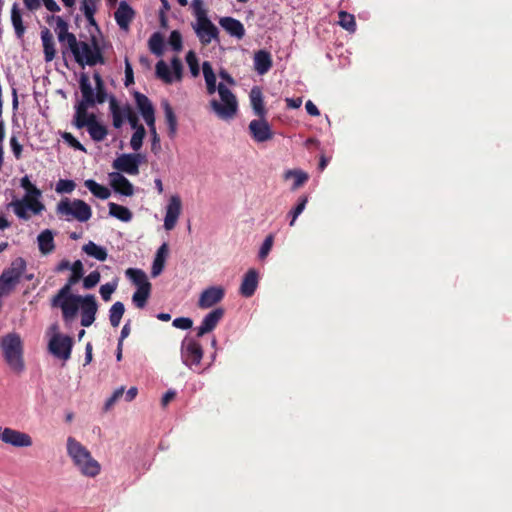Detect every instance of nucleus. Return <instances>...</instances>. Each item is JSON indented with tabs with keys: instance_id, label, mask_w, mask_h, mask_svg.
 Instances as JSON below:
<instances>
[{
	"instance_id": "obj_1",
	"label": "nucleus",
	"mask_w": 512,
	"mask_h": 512,
	"mask_svg": "<svg viewBox=\"0 0 512 512\" xmlns=\"http://www.w3.org/2000/svg\"><path fill=\"white\" fill-rule=\"evenodd\" d=\"M20 186L26 191L21 199L15 198L9 203L15 215L22 220L30 219L28 211L38 215L44 209V204L40 201L42 192L29 179L27 175L20 179Z\"/></svg>"
},
{
	"instance_id": "obj_2",
	"label": "nucleus",
	"mask_w": 512,
	"mask_h": 512,
	"mask_svg": "<svg viewBox=\"0 0 512 512\" xmlns=\"http://www.w3.org/2000/svg\"><path fill=\"white\" fill-rule=\"evenodd\" d=\"M207 93L214 94L216 91L219 94L221 102L216 99L210 101V106L216 115L222 120L232 119L238 111V102L236 96L232 91L223 83L206 84Z\"/></svg>"
},
{
	"instance_id": "obj_3",
	"label": "nucleus",
	"mask_w": 512,
	"mask_h": 512,
	"mask_svg": "<svg viewBox=\"0 0 512 512\" xmlns=\"http://www.w3.org/2000/svg\"><path fill=\"white\" fill-rule=\"evenodd\" d=\"M67 453L84 476L96 477L100 473L99 462L92 457L85 446L73 437L67 439Z\"/></svg>"
},
{
	"instance_id": "obj_4",
	"label": "nucleus",
	"mask_w": 512,
	"mask_h": 512,
	"mask_svg": "<svg viewBox=\"0 0 512 512\" xmlns=\"http://www.w3.org/2000/svg\"><path fill=\"white\" fill-rule=\"evenodd\" d=\"M56 214L68 222L76 220L84 223L92 217V209L81 199L63 198L57 203Z\"/></svg>"
},
{
	"instance_id": "obj_5",
	"label": "nucleus",
	"mask_w": 512,
	"mask_h": 512,
	"mask_svg": "<svg viewBox=\"0 0 512 512\" xmlns=\"http://www.w3.org/2000/svg\"><path fill=\"white\" fill-rule=\"evenodd\" d=\"M0 347L9 367L16 373L24 370L23 346L17 333H9L1 338Z\"/></svg>"
},
{
	"instance_id": "obj_6",
	"label": "nucleus",
	"mask_w": 512,
	"mask_h": 512,
	"mask_svg": "<svg viewBox=\"0 0 512 512\" xmlns=\"http://www.w3.org/2000/svg\"><path fill=\"white\" fill-rule=\"evenodd\" d=\"M126 276L137 286L132 296V302L137 308H144L151 294V283L148 281L146 273L139 268H128Z\"/></svg>"
},
{
	"instance_id": "obj_7",
	"label": "nucleus",
	"mask_w": 512,
	"mask_h": 512,
	"mask_svg": "<svg viewBox=\"0 0 512 512\" xmlns=\"http://www.w3.org/2000/svg\"><path fill=\"white\" fill-rule=\"evenodd\" d=\"M68 48L73 54L75 61L82 67L85 65L95 66L105 63L102 52L95 42L92 47L89 43L84 41L79 42L76 39V45Z\"/></svg>"
},
{
	"instance_id": "obj_8",
	"label": "nucleus",
	"mask_w": 512,
	"mask_h": 512,
	"mask_svg": "<svg viewBox=\"0 0 512 512\" xmlns=\"http://www.w3.org/2000/svg\"><path fill=\"white\" fill-rule=\"evenodd\" d=\"M180 354L181 361L186 367L194 372H201L199 367L203 358V348L198 341L185 337L181 342Z\"/></svg>"
},
{
	"instance_id": "obj_9",
	"label": "nucleus",
	"mask_w": 512,
	"mask_h": 512,
	"mask_svg": "<svg viewBox=\"0 0 512 512\" xmlns=\"http://www.w3.org/2000/svg\"><path fill=\"white\" fill-rule=\"evenodd\" d=\"M27 263L24 258L18 257L0 275V290L10 293L19 284L22 275L26 271Z\"/></svg>"
},
{
	"instance_id": "obj_10",
	"label": "nucleus",
	"mask_w": 512,
	"mask_h": 512,
	"mask_svg": "<svg viewBox=\"0 0 512 512\" xmlns=\"http://www.w3.org/2000/svg\"><path fill=\"white\" fill-rule=\"evenodd\" d=\"M83 297L81 295L71 294V291L65 295H60V290L52 299V306L60 307L62 310V317L66 323L71 322L78 313L79 305L83 304Z\"/></svg>"
},
{
	"instance_id": "obj_11",
	"label": "nucleus",
	"mask_w": 512,
	"mask_h": 512,
	"mask_svg": "<svg viewBox=\"0 0 512 512\" xmlns=\"http://www.w3.org/2000/svg\"><path fill=\"white\" fill-rule=\"evenodd\" d=\"M79 84L82 99L75 105V114L73 117L75 127L87 116L88 108L95 105V100H93V88L86 74L83 73L81 75Z\"/></svg>"
},
{
	"instance_id": "obj_12",
	"label": "nucleus",
	"mask_w": 512,
	"mask_h": 512,
	"mask_svg": "<svg viewBox=\"0 0 512 512\" xmlns=\"http://www.w3.org/2000/svg\"><path fill=\"white\" fill-rule=\"evenodd\" d=\"M74 341L69 335L55 333L49 340L48 350L56 358L67 361L71 357Z\"/></svg>"
},
{
	"instance_id": "obj_13",
	"label": "nucleus",
	"mask_w": 512,
	"mask_h": 512,
	"mask_svg": "<svg viewBox=\"0 0 512 512\" xmlns=\"http://www.w3.org/2000/svg\"><path fill=\"white\" fill-rule=\"evenodd\" d=\"M192 27L201 44L208 45L212 41L219 42V30L207 16L198 17Z\"/></svg>"
},
{
	"instance_id": "obj_14",
	"label": "nucleus",
	"mask_w": 512,
	"mask_h": 512,
	"mask_svg": "<svg viewBox=\"0 0 512 512\" xmlns=\"http://www.w3.org/2000/svg\"><path fill=\"white\" fill-rule=\"evenodd\" d=\"M143 161L140 153H124L113 161V168L129 175L139 174V165Z\"/></svg>"
},
{
	"instance_id": "obj_15",
	"label": "nucleus",
	"mask_w": 512,
	"mask_h": 512,
	"mask_svg": "<svg viewBox=\"0 0 512 512\" xmlns=\"http://www.w3.org/2000/svg\"><path fill=\"white\" fill-rule=\"evenodd\" d=\"M182 202L179 195H172L166 206V213L164 217V228L167 231L172 230L178 221L181 214Z\"/></svg>"
},
{
	"instance_id": "obj_16",
	"label": "nucleus",
	"mask_w": 512,
	"mask_h": 512,
	"mask_svg": "<svg viewBox=\"0 0 512 512\" xmlns=\"http://www.w3.org/2000/svg\"><path fill=\"white\" fill-rule=\"evenodd\" d=\"M225 296V290L221 286H210L203 290L198 300V307L208 309L221 302Z\"/></svg>"
},
{
	"instance_id": "obj_17",
	"label": "nucleus",
	"mask_w": 512,
	"mask_h": 512,
	"mask_svg": "<svg viewBox=\"0 0 512 512\" xmlns=\"http://www.w3.org/2000/svg\"><path fill=\"white\" fill-rule=\"evenodd\" d=\"M46 21L51 24V21L56 22L55 31L58 36L59 42H67L68 47L76 45V36L68 31V23L61 17L51 15L46 18Z\"/></svg>"
},
{
	"instance_id": "obj_18",
	"label": "nucleus",
	"mask_w": 512,
	"mask_h": 512,
	"mask_svg": "<svg viewBox=\"0 0 512 512\" xmlns=\"http://www.w3.org/2000/svg\"><path fill=\"white\" fill-rule=\"evenodd\" d=\"M98 305L95 296L92 294L83 297V304L81 306V325L89 327L95 321Z\"/></svg>"
},
{
	"instance_id": "obj_19",
	"label": "nucleus",
	"mask_w": 512,
	"mask_h": 512,
	"mask_svg": "<svg viewBox=\"0 0 512 512\" xmlns=\"http://www.w3.org/2000/svg\"><path fill=\"white\" fill-rule=\"evenodd\" d=\"M249 131L256 142H266L273 137L270 125L265 118L252 120L249 124Z\"/></svg>"
},
{
	"instance_id": "obj_20",
	"label": "nucleus",
	"mask_w": 512,
	"mask_h": 512,
	"mask_svg": "<svg viewBox=\"0 0 512 512\" xmlns=\"http://www.w3.org/2000/svg\"><path fill=\"white\" fill-rule=\"evenodd\" d=\"M134 17V9L126 1H121L114 13V18L119 28L123 31H128Z\"/></svg>"
},
{
	"instance_id": "obj_21",
	"label": "nucleus",
	"mask_w": 512,
	"mask_h": 512,
	"mask_svg": "<svg viewBox=\"0 0 512 512\" xmlns=\"http://www.w3.org/2000/svg\"><path fill=\"white\" fill-rule=\"evenodd\" d=\"M3 442L18 448L30 447L33 444L29 434L12 428H4Z\"/></svg>"
},
{
	"instance_id": "obj_22",
	"label": "nucleus",
	"mask_w": 512,
	"mask_h": 512,
	"mask_svg": "<svg viewBox=\"0 0 512 512\" xmlns=\"http://www.w3.org/2000/svg\"><path fill=\"white\" fill-rule=\"evenodd\" d=\"M134 99L145 123L150 124L151 122H155V109L150 99L137 91L134 93Z\"/></svg>"
},
{
	"instance_id": "obj_23",
	"label": "nucleus",
	"mask_w": 512,
	"mask_h": 512,
	"mask_svg": "<svg viewBox=\"0 0 512 512\" xmlns=\"http://www.w3.org/2000/svg\"><path fill=\"white\" fill-rule=\"evenodd\" d=\"M223 316V308H216L210 311L207 315H205L200 326L197 327V337H202L206 333H209L212 330H214V328L217 326L218 322L222 319Z\"/></svg>"
},
{
	"instance_id": "obj_24",
	"label": "nucleus",
	"mask_w": 512,
	"mask_h": 512,
	"mask_svg": "<svg viewBox=\"0 0 512 512\" xmlns=\"http://www.w3.org/2000/svg\"><path fill=\"white\" fill-rule=\"evenodd\" d=\"M109 179L115 192L124 196H132L134 194L133 184L120 172L109 173Z\"/></svg>"
},
{
	"instance_id": "obj_25",
	"label": "nucleus",
	"mask_w": 512,
	"mask_h": 512,
	"mask_svg": "<svg viewBox=\"0 0 512 512\" xmlns=\"http://www.w3.org/2000/svg\"><path fill=\"white\" fill-rule=\"evenodd\" d=\"M258 279V272L255 269H249L244 275L240 285V294L246 298L253 296L258 287Z\"/></svg>"
},
{
	"instance_id": "obj_26",
	"label": "nucleus",
	"mask_w": 512,
	"mask_h": 512,
	"mask_svg": "<svg viewBox=\"0 0 512 512\" xmlns=\"http://www.w3.org/2000/svg\"><path fill=\"white\" fill-rule=\"evenodd\" d=\"M219 24L232 37L242 39L245 36L244 25L233 17H222Z\"/></svg>"
},
{
	"instance_id": "obj_27",
	"label": "nucleus",
	"mask_w": 512,
	"mask_h": 512,
	"mask_svg": "<svg viewBox=\"0 0 512 512\" xmlns=\"http://www.w3.org/2000/svg\"><path fill=\"white\" fill-rule=\"evenodd\" d=\"M249 98L254 114L259 118H265L267 111L264 106L263 93L261 88L259 86H253L251 88Z\"/></svg>"
},
{
	"instance_id": "obj_28",
	"label": "nucleus",
	"mask_w": 512,
	"mask_h": 512,
	"mask_svg": "<svg viewBox=\"0 0 512 512\" xmlns=\"http://www.w3.org/2000/svg\"><path fill=\"white\" fill-rule=\"evenodd\" d=\"M271 54L266 50H259L254 54V69L259 75L266 74L272 67Z\"/></svg>"
},
{
	"instance_id": "obj_29",
	"label": "nucleus",
	"mask_w": 512,
	"mask_h": 512,
	"mask_svg": "<svg viewBox=\"0 0 512 512\" xmlns=\"http://www.w3.org/2000/svg\"><path fill=\"white\" fill-rule=\"evenodd\" d=\"M41 40L43 45L44 59L46 62H51L55 58L56 50L53 35L47 27H44L41 30Z\"/></svg>"
},
{
	"instance_id": "obj_30",
	"label": "nucleus",
	"mask_w": 512,
	"mask_h": 512,
	"mask_svg": "<svg viewBox=\"0 0 512 512\" xmlns=\"http://www.w3.org/2000/svg\"><path fill=\"white\" fill-rule=\"evenodd\" d=\"M70 270L72 271V274L68 278L67 283L60 289L61 296L70 292L72 286L78 283V281L84 275L83 263L80 260H76L74 263H72Z\"/></svg>"
},
{
	"instance_id": "obj_31",
	"label": "nucleus",
	"mask_w": 512,
	"mask_h": 512,
	"mask_svg": "<svg viewBox=\"0 0 512 512\" xmlns=\"http://www.w3.org/2000/svg\"><path fill=\"white\" fill-rule=\"evenodd\" d=\"M39 251L44 254H50L55 250L54 233L50 229L43 230L37 236Z\"/></svg>"
},
{
	"instance_id": "obj_32",
	"label": "nucleus",
	"mask_w": 512,
	"mask_h": 512,
	"mask_svg": "<svg viewBox=\"0 0 512 512\" xmlns=\"http://www.w3.org/2000/svg\"><path fill=\"white\" fill-rule=\"evenodd\" d=\"M168 255V244L163 243L157 250L155 258L153 260L151 275L157 277L160 275L165 266V260Z\"/></svg>"
},
{
	"instance_id": "obj_33",
	"label": "nucleus",
	"mask_w": 512,
	"mask_h": 512,
	"mask_svg": "<svg viewBox=\"0 0 512 512\" xmlns=\"http://www.w3.org/2000/svg\"><path fill=\"white\" fill-rule=\"evenodd\" d=\"M162 107L164 110L165 121L168 126V136L171 139H173L177 133V127H178L177 117L173 111V108L171 107V105L169 104L168 101H164L162 103Z\"/></svg>"
},
{
	"instance_id": "obj_34",
	"label": "nucleus",
	"mask_w": 512,
	"mask_h": 512,
	"mask_svg": "<svg viewBox=\"0 0 512 512\" xmlns=\"http://www.w3.org/2000/svg\"><path fill=\"white\" fill-rule=\"evenodd\" d=\"M82 251L88 256L95 258L98 261H105L108 253L105 247L96 244L93 241H89L82 247Z\"/></svg>"
},
{
	"instance_id": "obj_35",
	"label": "nucleus",
	"mask_w": 512,
	"mask_h": 512,
	"mask_svg": "<svg viewBox=\"0 0 512 512\" xmlns=\"http://www.w3.org/2000/svg\"><path fill=\"white\" fill-rule=\"evenodd\" d=\"M284 178L286 180L290 178L294 179L291 187V189L294 191L303 186L308 181L309 175L301 169H291L285 172Z\"/></svg>"
},
{
	"instance_id": "obj_36",
	"label": "nucleus",
	"mask_w": 512,
	"mask_h": 512,
	"mask_svg": "<svg viewBox=\"0 0 512 512\" xmlns=\"http://www.w3.org/2000/svg\"><path fill=\"white\" fill-rule=\"evenodd\" d=\"M109 207V215L119 219L123 222L131 221L133 214L132 212L125 206L110 202L108 204Z\"/></svg>"
},
{
	"instance_id": "obj_37",
	"label": "nucleus",
	"mask_w": 512,
	"mask_h": 512,
	"mask_svg": "<svg viewBox=\"0 0 512 512\" xmlns=\"http://www.w3.org/2000/svg\"><path fill=\"white\" fill-rule=\"evenodd\" d=\"M84 185L95 197L99 199L106 200L111 195V192L107 187L97 183L93 179L85 180Z\"/></svg>"
},
{
	"instance_id": "obj_38",
	"label": "nucleus",
	"mask_w": 512,
	"mask_h": 512,
	"mask_svg": "<svg viewBox=\"0 0 512 512\" xmlns=\"http://www.w3.org/2000/svg\"><path fill=\"white\" fill-rule=\"evenodd\" d=\"M11 22L17 38L21 39L25 33V26L17 3H14L11 9Z\"/></svg>"
},
{
	"instance_id": "obj_39",
	"label": "nucleus",
	"mask_w": 512,
	"mask_h": 512,
	"mask_svg": "<svg viewBox=\"0 0 512 512\" xmlns=\"http://www.w3.org/2000/svg\"><path fill=\"white\" fill-rule=\"evenodd\" d=\"M109 110L112 115L113 127L116 129L121 128L125 119L121 115L120 106L118 105L117 99L113 95L109 97Z\"/></svg>"
},
{
	"instance_id": "obj_40",
	"label": "nucleus",
	"mask_w": 512,
	"mask_h": 512,
	"mask_svg": "<svg viewBox=\"0 0 512 512\" xmlns=\"http://www.w3.org/2000/svg\"><path fill=\"white\" fill-rule=\"evenodd\" d=\"M125 312V306L122 302H115L109 309V321L112 327L116 328L119 326L123 314Z\"/></svg>"
},
{
	"instance_id": "obj_41",
	"label": "nucleus",
	"mask_w": 512,
	"mask_h": 512,
	"mask_svg": "<svg viewBox=\"0 0 512 512\" xmlns=\"http://www.w3.org/2000/svg\"><path fill=\"white\" fill-rule=\"evenodd\" d=\"M96 1L97 0H82L81 11L83 12L86 20L92 26H97L94 14L96 12Z\"/></svg>"
},
{
	"instance_id": "obj_42",
	"label": "nucleus",
	"mask_w": 512,
	"mask_h": 512,
	"mask_svg": "<svg viewBox=\"0 0 512 512\" xmlns=\"http://www.w3.org/2000/svg\"><path fill=\"white\" fill-rule=\"evenodd\" d=\"M150 51L157 55L161 56L164 50V40L162 35L159 32H155L151 35L148 41Z\"/></svg>"
},
{
	"instance_id": "obj_43",
	"label": "nucleus",
	"mask_w": 512,
	"mask_h": 512,
	"mask_svg": "<svg viewBox=\"0 0 512 512\" xmlns=\"http://www.w3.org/2000/svg\"><path fill=\"white\" fill-rule=\"evenodd\" d=\"M339 25L349 32H354L356 30V22L354 15L346 12L340 11L338 13Z\"/></svg>"
},
{
	"instance_id": "obj_44",
	"label": "nucleus",
	"mask_w": 512,
	"mask_h": 512,
	"mask_svg": "<svg viewBox=\"0 0 512 512\" xmlns=\"http://www.w3.org/2000/svg\"><path fill=\"white\" fill-rule=\"evenodd\" d=\"M87 131L91 139L95 142L103 141L108 134L107 128L101 123L94 124L93 126L87 128Z\"/></svg>"
},
{
	"instance_id": "obj_45",
	"label": "nucleus",
	"mask_w": 512,
	"mask_h": 512,
	"mask_svg": "<svg viewBox=\"0 0 512 512\" xmlns=\"http://www.w3.org/2000/svg\"><path fill=\"white\" fill-rule=\"evenodd\" d=\"M145 136L146 130L143 125H140L137 130H135L130 140V146L134 151H138L142 147Z\"/></svg>"
},
{
	"instance_id": "obj_46",
	"label": "nucleus",
	"mask_w": 512,
	"mask_h": 512,
	"mask_svg": "<svg viewBox=\"0 0 512 512\" xmlns=\"http://www.w3.org/2000/svg\"><path fill=\"white\" fill-rule=\"evenodd\" d=\"M307 202V196H301L298 199L297 205L288 213V216L291 217V221L289 223L290 226H293L295 224V221L298 218V216L304 211Z\"/></svg>"
},
{
	"instance_id": "obj_47",
	"label": "nucleus",
	"mask_w": 512,
	"mask_h": 512,
	"mask_svg": "<svg viewBox=\"0 0 512 512\" xmlns=\"http://www.w3.org/2000/svg\"><path fill=\"white\" fill-rule=\"evenodd\" d=\"M156 76L158 78H160L161 80H163L167 84H170L173 82V78L170 74L169 67L163 60H160L156 64Z\"/></svg>"
},
{
	"instance_id": "obj_48",
	"label": "nucleus",
	"mask_w": 512,
	"mask_h": 512,
	"mask_svg": "<svg viewBox=\"0 0 512 512\" xmlns=\"http://www.w3.org/2000/svg\"><path fill=\"white\" fill-rule=\"evenodd\" d=\"M76 187V183L70 179H60L56 184V192L70 194Z\"/></svg>"
},
{
	"instance_id": "obj_49",
	"label": "nucleus",
	"mask_w": 512,
	"mask_h": 512,
	"mask_svg": "<svg viewBox=\"0 0 512 512\" xmlns=\"http://www.w3.org/2000/svg\"><path fill=\"white\" fill-rule=\"evenodd\" d=\"M168 43L175 52H179L183 48L181 33L174 30L170 33Z\"/></svg>"
},
{
	"instance_id": "obj_50",
	"label": "nucleus",
	"mask_w": 512,
	"mask_h": 512,
	"mask_svg": "<svg viewBox=\"0 0 512 512\" xmlns=\"http://www.w3.org/2000/svg\"><path fill=\"white\" fill-rule=\"evenodd\" d=\"M186 62L189 66L191 74L196 77L199 75V64L197 57L193 51H189L186 55Z\"/></svg>"
},
{
	"instance_id": "obj_51",
	"label": "nucleus",
	"mask_w": 512,
	"mask_h": 512,
	"mask_svg": "<svg viewBox=\"0 0 512 512\" xmlns=\"http://www.w3.org/2000/svg\"><path fill=\"white\" fill-rule=\"evenodd\" d=\"M147 126L149 127V131L152 137L151 150L153 153L157 154L160 150V138L156 131L155 122H151L150 124H147Z\"/></svg>"
},
{
	"instance_id": "obj_52",
	"label": "nucleus",
	"mask_w": 512,
	"mask_h": 512,
	"mask_svg": "<svg viewBox=\"0 0 512 512\" xmlns=\"http://www.w3.org/2000/svg\"><path fill=\"white\" fill-rule=\"evenodd\" d=\"M101 275L98 271H92L89 275L83 279V287L85 289H92L100 281Z\"/></svg>"
},
{
	"instance_id": "obj_53",
	"label": "nucleus",
	"mask_w": 512,
	"mask_h": 512,
	"mask_svg": "<svg viewBox=\"0 0 512 512\" xmlns=\"http://www.w3.org/2000/svg\"><path fill=\"white\" fill-rule=\"evenodd\" d=\"M116 288H117L116 282L103 284L99 290L102 299L104 301H109L111 299V295L115 292Z\"/></svg>"
},
{
	"instance_id": "obj_54",
	"label": "nucleus",
	"mask_w": 512,
	"mask_h": 512,
	"mask_svg": "<svg viewBox=\"0 0 512 512\" xmlns=\"http://www.w3.org/2000/svg\"><path fill=\"white\" fill-rule=\"evenodd\" d=\"M202 70L206 84L216 83V76L210 62H203Z\"/></svg>"
},
{
	"instance_id": "obj_55",
	"label": "nucleus",
	"mask_w": 512,
	"mask_h": 512,
	"mask_svg": "<svg viewBox=\"0 0 512 512\" xmlns=\"http://www.w3.org/2000/svg\"><path fill=\"white\" fill-rule=\"evenodd\" d=\"M273 235H268L265 240L263 241L261 247H260V250H259V254H258V257L260 259H264L267 257V255L269 254L272 246H273Z\"/></svg>"
},
{
	"instance_id": "obj_56",
	"label": "nucleus",
	"mask_w": 512,
	"mask_h": 512,
	"mask_svg": "<svg viewBox=\"0 0 512 512\" xmlns=\"http://www.w3.org/2000/svg\"><path fill=\"white\" fill-rule=\"evenodd\" d=\"M172 325L177 329L187 330L193 325V321L189 317H178L173 320Z\"/></svg>"
},
{
	"instance_id": "obj_57",
	"label": "nucleus",
	"mask_w": 512,
	"mask_h": 512,
	"mask_svg": "<svg viewBox=\"0 0 512 512\" xmlns=\"http://www.w3.org/2000/svg\"><path fill=\"white\" fill-rule=\"evenodd\" d=\"M125 81H124V84L126 87H129L131 84L134 83V74H133V69H132V65L131 63L129 62V59L127 57H125Z\"/></svg>"
},
{
	"instance_id": "obj_58",
	"label": "nucleus",
	"mask_w": 512,
	"mask_h": 512,
	"mask_svg": "<svg viewBox=\"0 0 512 512\" xmlns=\"http://www.w3.org/2000/svg\"><path fill=\"white\" fill-rule=\"evenodd\" d=\"M97 123H99V122L97 120L96 115L94 113H88L87 116H85L84 119H82V121L79 122V124L76 126V128L77 129H82L84 127L89 128Z\"/></svg>"
},
{
	"instance_id": "obj_59",
	"label": "nucleus",
	"mask_w": 512,
	"mask_h": 512,
	"mask_svg": "<svg viewBox=\"0 0 512 512\" xmlns=\"http://www.w3.org/2000/svg\"><path fill=\"white\" fill-rule=\"evenodd\" d=\"M123 396H124V387H120V388L116 389L113 392V394L111 395V397H109L107 399V401L105 402V409L108 410L111 406L114 405V403L116 401H118Z\"/></svg>"
},
{
	"instance_id": "obj_60",
	"label": "nucleus",
	"mask_w": 512,
	"mask_h": 512,
	"mask_svg": "<svg viewBox=\"0 0 512 512\" xmlns=\"http://www.w3.org/2000/svg\"><path fill=\"white\" fill-rule=\"evenodd\" d=\"M10 146L13 152V155L16 159H20L22 156V145L18 142L16 136H11L10 138Z\"/></svg>"
},
{
	"instance_id": "obj_61",
	"label": "nucleus",
	"mask_w": 512,
	"mask_h": 512,
	"mask_svg": "<svg viewBox=\"0 0 512 512\" xmlns=\"http://www.w3.org/2000/svg\"><path fill=\"white\" fill-rule=\"evenodd\" d=\"M192 8L194 10V14L196 16V21L198 20V17L201 16H207L205 9L203 8V1L202 0H192Z\"/></svg>"
},
{
	"instance_id": "obj_62",
	"label": "nucleus",
	"mask_w": 512,
	"mask_h": 512,
	"mask_svg": "<svg viewBox=\"0 0 512 512\" xmlns=\"http://www.w3.org/2000/svg\"><path fill=\"white\" fill-rule=\"evenodd\" d=\"M63 138L65 139L66 142H68L76 150L85 151L84 146L78 140H76L72 134L65 133L63 135Z\"/></svg>"
},
{
	"instance_id": "obj_63",
	"label": "nucleus",
	"mask_w": 512,
	"mask_h": 512,
	"mask_svg": "<svg viewBox=\"0 0 512 512\" xmlns=\"http://www.w3.org/2000/svg\"><path fill=\"white\" fill-rule=\"evenodd\" d=\"M171 66L174 71L176 79L180 80L182 77V69H183L182 62L177 57H174L171 61Z\"/></svg>"
},
{
	"instance_id": "obj_64",
	"label": "nucleus",
	"mask_w": 512,
	"mask_h": 512,
	"mask_svg": "<svg viewBox=\"0 0 512 512\" xmlns=\"http://www.w3.org/2000/svg\"><path fill=\"white\" fill-rule=\"evenodd\" d=\"M108 95L106 92V88L97 90L96 93L93 92V100H95V104H102L106 101Z\"/></svg>"
}]
</instances>
